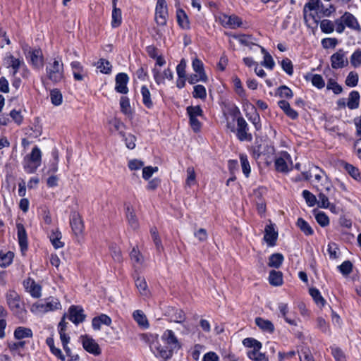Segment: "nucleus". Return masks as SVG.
<instances>
[{"mask_svg":"<svg viewBox=\"0 0 361 361\" xmlns=\"http://www.w3.org/2000/svg\"><path fill=\"white\" fill-rule=\"evenodd\" d=\"M152 337L153 341L149 344L151 350L156 357H160L164 360L170 359L173 355V351H177L182 347L180 342L171 329L164 331L161 336L162 341L167 345L169 349L159 343L157 334L154 336H152Z\"/></svg>","mask_w":361,"mask_h":361,"instance_id":"1","label":"nucleus"},{"mask_svg":"<svg viewBox=\"0 0 361 361\" xmlns=\"http://www.w3.org/2000/svg\"><path fill=\"white\" fill-rule=\"evenodd\" d=\"M7 305L13 314L22 322L27 319V312L25 309L20 295L14 290H9L6 294Z\"/></svg>","mask_w":361,"mask_h":361,"instance_id":"2","label":"nucleus"},{"mask_svg":"<svg viewBox=\"0 0 361 361\" xmlns=\"http://www.w3.org/2000/svg\"><path fill=\"white\" fill-rule=\"evenodd\" d=\"M46 73L49 80L54 83L61 82L64 78V68L62 60L55 58L46 66Z\"/></svg>","mask_w":361,"mask_h":361,"instance_id":"3","label":"nucleus"},{"mask_svg":"<svg viewBox=\"0 0 361 361\" xmlns=\"http://www.w3.org/2000/svg\"><path fill=\"white\" fill-rule=\"evenodd\" d=\"M167 316L171 322L177 323L183 326V329L176 328L182 335H188L191 331L189 324L186 322V315L181 309L171 307L167 310Z\"/></svg>","mask_w":361,"mask_h":361,"instance_id":"4","label":"nucleus"},{"mask_svg":"<svg viewBox=\"0 0 361 361\" xmlns=\"http://www.w3.org/2000/svg\"><path fill=\"white\" fill-rule=\"evenodd\" d=\"M61 308L59 300L55 298H49L44 302H37L34 303L30 311L34 314H44L48 312L57 310Z\"/></svg>","mask_w":361,"mask_h":361,"instance_id":"5","label":"nucleus"},{"mask_svg":"<svg viewBox=\"0 0 361 361\" xmlns=\"http://www.w3.org/2000/svg\"><path fill=\"white\" fill-rule=\"evenodd\" d=\"M23 53L28 62L35 68L43 66L44 56L40 49H32L27 44L22 47Z\"/></svg>","mask_w":361,"mask_h":361,"instance_id":"6","label":"nucleus"},{"mask_svg":"<svg viewBox=\"0 0 361 361\" xmlns=\"http://www.w3.org/2000/svg\"><path fill=\"white\" fill-rule=\"evenodd\" d=\"M243 345L247 348H253L247 352V357L255 361H266L265 355L259 352L262 343L253 338H246L243 341Z\"/></svg>","mask_w":361,"mask_h":361,"instance_id":"7","label":"nucleus"},{"mask_svg":"<svg viewBox=\"0 0 361 361\" xmlns=\"http://www.w3.org/2000/svg\"><path fill=\"white\" fill-rule=\"evenodd\" d=\"M26 164L25 169L28 173H34L37 169L41 165L42 152L37 146L32 148L31 153L25 157Z\"/></svg>","mask_w":361,"mask_h":361,"instance_id":"8","label":"nucleus"},{"mask_svg":"<svg viewBox=\"0 0 361 361\" xmlns=\"http://www.w3.org/2000/svg\"><path fill=\"white\" fill-rule=\"evenodd\" d=\"M275 169L280 173H288L293 169V161L287 152H281L274 161Z\"/></svg>","mask_w":361,"mask_h":361,"instance_id":"9","label":"nucleus"},{"mask_svg":"<svg viewBox=\"0 0 361 361\" xmlns=\"http://www.w3.org/2000/svg\"><path fill=\"white\" fill-rule=\"evenodd\" d=\"M307 11H315L317 13H320L325 16H329L335 9L331 5L329 8H325L321 0H310L309 2L305 5L303 9L305 20H307Z\"/></svg>","mask_w":361,"mask_h":361,"instance_id":"10","label":"nucleus"},{"mask_svg":"<svg viewBox=\"0 0 361 361\" xmlns=\"http://www.w3.org/2000/svg\"><path fill=\"white\" fill-rule=\"evenodd\" d=\"M248 125L245 120L240 116L237 118L236 137L241 141L250 142L252 140V135L249 132Z\"/></svg>","mask_w":361,"mask_h":361,"instance_id":"11","label":"nucleus"},{"mask_svg":"<svg viewBox=\"0 0 361 361\" xmlns=\"http://www.w3.org/2000/svg\"><path fill=\"white\" fill-rule=\"evenodd\" d=\"M168 11L166 0H157L155 8V21L158 25L166 24Z\"/></svg>","mask_w":361,"mask_h":361,"instance_id":"12","label":"nucleus"},{"mask_svg":"<svg viewBox=\"0 0 361 361\" xmlns=\"http://www.w3.org/2000/svg\"><path fill=\"white\" fill-rule=\"evenodd\" d=\"M219 21L223 27L230 29H236L243 25L242 19L235 15L221 14Z\"/></svg>","mask_w":361,"mask_h":361,"instance_id":"13","label":"nucleus"},{"mask_svg":"<svg viewBox=\"0 0 361 361\" xmlns=\"http://www.w3.org/2000/svg\"><path fill=\"white\" fill-rule=\"evenodd\" d=\"M346 54L347 52L343 49H340L331 56V65L334 69H339L348 66V60Z\"/></svg>","mask_w":361,"mask_h":361,"instance_id":"14","label":"nucleus"},{"mask_svg":"<svg viewBox=\"0 0 361 361\" xmlns=\"http://www.w3.org/2000/svg\"><path fill=\"white\" fill-rule=\"evenodd\" d=\"M81 341L83 348L90 354L98 356L102 353L101 348L98 343L89 336H82Z\"/></svg>","mask_w":361,"mask_h":361,"instance_id":"15","label":"nucleus"},{"mask_svg":"<svg viewBox=\"0 0 361 361\" xmlns=\"http://www.w3.org/2000/svg\"><path fill=\"white\" fill-rule=\"evenodd\" d=\"M278 308L280 312L281 316L284 319V320L288 324L292 326H297L298 319L296 317V313L294 312H290L289 310L288 305L287 303H279Z\"/></svg>","mask_w":361,"mask_h":361,"instance_id":"16","label":"nucleus"},{"mask_svg":"<svg viewBox=\"0 0 361 361\" xmlns=\"http://www.w3.org/2000/svg\"><path fill=\"white\" fill-rule=\"evenodd\" d=\"M70 224L75 235H80L83 233L84 224L79 213L75 212L71 214Z\"/></svg>","mask_w":361,"mask_h":361,"instance_id":"17","label":"nucleus"},{"mask_svg":"<svg viewBox=\"0 0 361 361\" xmlns=\"http://www.w3.org/2000/svg\"><path fill=\"white\" fill-rule=\"evenodd\" d=\"M116 85L115 90L121 94H127L128 88L127 84L129 81V77L125 73H119L116 75L115 78Z\"/></svg>","mask_w":361,"mask_h":361,"instance_id":"18","label":"nucleus"},{"mask_svg":"<svg viewBox=\"0 0 361 361\" xmlns=\"http://www.w3.org/2000/svg\"><path fill=\"white\" fill-rule=\"evenodd\" d=\"M83 312V309L79 306H71L69 308V319L75 324L82 322L85 319Z\"/></svg>","mask_w":361,"mask_h":361,"instance_id":"19","label":"nucleus"},{"mask_svg":"<svg viewBox=\"0 0 361 361\" xmlns=\"http://www.w3.org/2000/svg\"><path fill=\"white\" fill-rule=\"evenodd\" d=\"M278 238V232L275 230L274 225L270 224L264 228V240L269 246H274Z\"/></svg>","mask_w":361,"mask_h":361,"instance_id":"20","label":"nucleus"},{"mask_svg":"<svg viewBox=\"0 0 361 361\" xmlns=\"http://www.w3.org/2000/svg\"><path fill=\"white\" fill-rule=\"evenodd\" d=\"M341 17L346 27L357 32V33L361 32V27L357 18L352 13L345 12Z\"/></svg>","mask_w":361,"mask_h":361,"instance_id":"21","label":"nucleus"},{"mask_svg":"<svg viewBox=\"0 0 361 361\" xmlns=\"http://www.w3.org/2000/svg\"><path fill=\"white\" fill-rule=\"evenodd\" d=\"M23 286L25 290L35 298H38L41 296V286L36 283L35 281L31 279H27L23 282Z\"/></svg>","mask_w":361,"mask_h":361,"instance_id":"22","label":"nucleus"},{"mask_svg":"<svg viewBox=\"0 0 361 361\" xmlns=\"http://www.w3.org/2000/svg\"><path fill=\"white\" fill-rule=\"evenodd\" d=\"M130 258L135 269H140L144 264V257L138 250L137 247H134L130 252Z\"/></svg>","mask_w":361,"mask_h":361,"instance_id":"23","label":"nucleus"},{"mask_svg":"<svg viewBox=\"0 0 361 361\" xmlns=\"http://www.w3.org/2000/svg\"><path fill=\"white\" fill-rule=\"evenodd\" d=\"M18 231V239L21 251L23 252L27 249V237L24 226L22 224L16 225Z\"/></svg>","mask_w":361,"mask_h":361,"instance_id":"24","label":"nucleus"},{"mask_svg":"<svg viewBox=\"0 0 361 361\" xmlns=\"http://www.w3.org/2000/svg\"><path fill=\"white\" fill-rule=\"evenodd\" d=\"M117 0H113V10L111 25L113 28L119 27L122 23V14L120 8L116 7Z\"/></svg>","mask_w":361,"mask_h":361,"instance_id":"25","label":"nucleus"},{"mask_svg":"<svg viewBox=\"0 0 361 361\" xmlns=\"http://www.w3.org/2000/svg\"><path fill=\"white\" fill-rule=\"evenodd\" d=\"M111 324V319L104 314H102L98 317H94L92 321V326L94 330H99L102 324L110 326Z\"/></svg>","mask_w":361,"mask_h":361,"instance_id":"26","label":"nucleus"},{"mask_svg":"<svg viewBox=\"0 0 361 361\" xmlns=\"http://www.w3.org/2000/svg\"><path fill=\"white\" fill-rule=\"evenodd\" d=\"M192 66L193 71L200 75L202 82H207V76L204 70V64L201 60L197 58H195L192 60Z\"/></svg>","mask_w":361,"mask_h":361,"instance_id":"27","label":"nucleus"},{"mask_svg":"<svg viewBox=\"0 0 361 361\" xmlns=\"http://www.w3.org/2000/svg\"><path fill=\"white\" fill-rule=\"evenodd\" d=\"M74 79L82 81L84 79V68L79 61H73L71 63Z\"/></svg>","mask_w":361,"mask_h":361,"instance_id":"28","label":"nucleus"},{"mask_svg":"<svg viewBox=\"0 0 361 361\" xmlns=\"http://www.w3.org/2000/svg\"><path fill=\"white\" fill-rule=\"evenodd\" d=\"M177 22L180 27L185 30L190 29V21L185 12L180 8L176 11Z\"/></svg>","mask_w":361,"mask_h":361,"instance_id":"29","label":"nucleus"},{"mask_svg":"<svg viewBox=\"0 0 361 361\" xmlns=\"http://www.w3.org/2000/svg\"><path fill=\"white\" fill-rule=\"evenodd\" d=\"M135 283V286L138 290L140 294L143 297L148 298L150 295V292L149 290L148 289L145 279L142 277H137Z\"/></svg>","mask_w":361,"mask_h":361,"instance_id":"30","label":"nucleus"},{"mask_svg":"<svg viewBox=\"0 0 361 361\" xmlns=\"http://www.w3.org/2000/svg\"><path fill=\"white\" fill-rule=\"evenodd\" d=\"M360 94L357 91L353 90L350 92L347 101V106L350 109H356L360 105Z\"/></svg>","mask_w":361,"mask_h":361,"instance_id":"31","label":"nucleus"},{"mask_svg":"<svg viewBox=\"0 0 361 361\" xmlns=\"http://www.w3.org/2000/svg\"><path fill=\"white\" fill-rule=\"evenodd\" d=\"M255 324L263 331L268 333H273L274 331V326L269 320L264 319L261 317L255 319Z\"/></svg>","mask_w":361,"mask_h":361,"instance_id":"32","label":"nucleus"},{"mask_svg":"<svg viewBox=\"0 0 361 361\" xmlns=\"http://www.w3.org/2000/svg\"><path fill=\"white\" fill-rule=\"evenodd\" d=\"M141 94L142 97V103L147 109H152L154 106L153 102L151 98V93L147 86L143 85L141 87Z\"/></svg>","mask_w":361,"mask_h":361,"instance_id":"33","label":"nucleus"},{"mask_svg":"<svg viewBox=\"0 0 361 361\" xmlns=\"http://www.w3.org/2000/svg\"><path fill=\"white\" fill-rule=\"evenodd\" d=\"M8 64L13 70L12 76L16 77V73L19 71L22 66H24V61L23 59H16L13 55H10L8 57Z\"/></svg>","mask_w":361,"mask_h":361,"instance_id":"34","label":"nucleus"},{"mask_svg":"<svg viewBox=\"0 0 361 361\" xmlns=\"http://www.w3.org/2000/svg\"><path fill=\"white\" fill-rule=\"evenodd\" d=\"M269 281L271 285L279 286L283 283V274L279 271L271 270L269 276Z\"/></svg>","mask_w":361,"mask_h":361,"instance_id":"35","label":"nucleus"},{"mask_svg":"<svg viewBox=\"0 0 361 361\" xmlns=\"http://www.w3.org/2000/svg\"><path fill=\"white\" fill-rule=\"evenodd\" d=\"M32 331L30 328L19 326L14 331V337L18 340H21L25 338H32Z\"/></svg>","mask_w":361,"mask_h":361,"instance_id":"36","label":"nucleus"},{"mask_svg":"<svg viewBox=\"0 0 361 361\" xmlns=\"http://www.w3.org/2000/svg\"><path fill=\"white\" fill-rule=\"evenodd\" d=\"M133 319L139 326L143 328H148L149 324L145 314L141 310H135L133 314Z\"/></svg>","mask_w":361,"mask_h":361,"instance_id":"37","label":"nucleus"},{"mask_svg":"<svg viewBox=\"0 0 361 361\" xmlns=\"http://www.w3.org/2000/svg\"><path fill=\"white\" fill-rule=\"evenodd\" d=\"M284 257L282 254L274 253L269 257L268 265L270 267L278 269L281 266Z\"/></svg>","mask_w":361,"mask_h":361,"instance_id":"38","label":"nucleus"},{"mask_svg":"<svg viewBox=\"0 0 361 361\" xmlns=\"http://www.w3.org/2000/svg\"><path fill=\"white\" fill-rule=\"evenodd\" d=\"M259 47H260L261 51L264 54V60L262 61V65L267 68L272 70L275 66V62L272 56L264 47L261 46H259Z\"/></svg>","mask_w":361,"mask_h":361,"instance_id":"39","label":"nucleus"},{"mask_svg":"<svg viewBox=\"0 0 361 361\" xmlns=\"http://www.w3.org/2000/svg\"><path fill=\"white\" fill-rule=\"evenodd\" d=\"M309 292L317 306L322 307L325 305L326 300L322 297V295H321V293L319 292V290L318 289L312 288H310Z\"/></svg>","mask_w":361,"mask_h":361,"instance_id":"40","label":"nucleus"},{"mask_svg":"<svg viewBox=\"0 0 361 361\" xmlns=\"http://www.w3.org/2000/svg\"><path fill=\"white\" fill-rule=\"evenodd\" d=\"M232 37L237 39L241 44L244 46L249 47L250 45H256L259 47V45L255 44L253 42L254 38L252 35H233Z\"/></svg>","mask_w":361,"mask_h":361,"instance_id":"41","label":"nucleus"},{"mask_svg":"<svg viewBox=\"0 0 361 361\" xmlns=\"http://www.w3.org/2000/svg\"><path fill=\"white\" fill-rule=\"evenodd\" d=\"M126 218L130 226L135 230L138 228L139 224L133 209L129 207L126 209Z\"/></svg>","mask_w":361,"mask_h":361,"instance_id":"42","label":"nucleus"},{"mask_svg":"<svg viewBox=\"0 0 361 361\" xmlns=\"http://www.w3.org/2000/svg\"><path fill=\"white\" fill-rule=\"evenodd\" d=\"M61 233L59 231H53L51 233L49 239L54 248L59 249L64 246V243L61 240Z\"/></svg>","mask_w":361,"mask_h":361,"instance_id":"43","label":"nucleus"},{"mask_svg":"<svg viewBox=\"0 0 361 361\" xmlns=\"http://www.w3.org/2000/svg\"><path fill=\"white\" fill-rule=\"evenodd\" d=\"M239 157L243 173L246 178H248L251 172V168L247 159V156L245 154H240Z\"/></svg>","mask_w":361,"mask_h":361,"instance_id":"44","label":"nucleus"},{"mask_svg":"<svg viewBox=\"0 0 361 361\" xmlns=\"http://www.w3.org/2000/svg\"><path fill=\"white\" fill-rule=\"evenodd\" d=\"M344 168L353 178L357 181L361 182V174L357 167L350 164H345Z\"/></svg>","mask_w":361,"mask_h":361,"instance_id":"45","label":"nucleus"},{"mask_svg":"<svg viewBox=\"0 0 361 361\" xmlns=\"http://www.w3.org/2000/svg\"><path fill=\"white\" fill-rule=\"evenodd\" d=\"M297 226L306 235H311L314 233V231L312 227L302 218H299L298 219Z\"/></svg>","mask_w":361,"mask_h":361,"instance_id":"46","label":"nucleus"},{"mask_svg":"<svg viewBox=\"0 0 361 361\" xmlns=\"http://www.w3.org/2000/svg\"><path fill=\"white\" fill-rule=\"evenodd\" d=\"M51 102L54 106H59L62 104L63 96L59 89H54L50 92Z\"/></svg>","mask_w":361,"mask_h":361,"instance_id":"47","label":"nucleus"},{"mask_svg":"<svg viewBox=\"0 0 361 361\" xmlns=\"http://www.w3.org/2000/svg\"><path fill=\"white\" fill-rule=\"evenodd\" d=\"M97 68L99 71L104 74H109L111 71V65L110 62L106 59H102L97 62Z\"/></svg>","mask_w":361,"mask_h":361,"instance_id":"48","label":"nucleus"},{"mask_svg":"<svg viewBox=\"0 0 361 361\" xmlns=\"http://www.w3.org/2000/svg\"><path fill=\"white\" fill-rule=\"evenodd\" d=\"M120 106L121 112L123 113L125 115L131 114L130 100L127 97L123 96L121 97Z\"/></svg>","mask_w":361,"mask_h":361,"instance_id":"49","label":"nucleus"},{"mask_svg":"<svg viewBox=\"0 0 361 361\" xmlns=\"http://www.w3.org/2000/svg\"><path fill=\"white\" fill-rule=\"evenodd\" d=\"M150 233L153 238V241L155 244L157 250L158 252L162 251L164 250V247L162 245L161 240L159 236V233H158L157 228H155V227L152 228L150 229Z\"/></svg>","mask_w":361,"mask_h":361,"instance_id":"50","label":"nucleus"},{"mask_svg":"<svg viewBox=\"0 0 361 361\" xmlns=\"http://www.w3.org/2000/svg\"><path fill=\"white\" fill-rule=\"evenodd\" d=\"M187 178L185 180V185L188 187H191L196 183V174L193 167H188L187 169Z\"/></svg>","mask_w":361,"mask_h":361,"instance_id":"51","label":"nucleus"},{"mask_svg":"<svg viewBox=\"0 0 361 361\" xmlns=\"http://www.w3.org/2000/svg\"><path fill=\"white\" fill-rule=\"evenodd\" d=\"M321 30L326 34H329L334 30V24L330 20L324 19L320 23Z\"/></svg>","mask_w":361,"mask_h":361,"instance_id":"52","label":"nucleus"},{"mask_svg":"<svg viewBox=\"0 0 361 361\" xmlns=\"http://www.w3.org/2000/svg\"><path fill=\"white\" fill-rule=\"evenodd\" d=\"M192 96L195 98H200L204 99L207 97V92L205 87L202 85H197L193 87Z\"/></svg>","mask_w":361,"mask_h":361,"instance_id":"53","label":"nucleus"},{"mask_svg":"<svg viewBox=\"0 0 361 361\" xmlns=\"http://www.w3.org/2000/svg\"><path fill=\"white\" fill-rule=\"evenodd\" d=\"M189 118L203 116V111L200 106H189L186 109Z\"/></svg>","mask_w":361,"mask_h":361,"instance_id":"54","label":"nucleus"},{"mask_svg":"<svg viewBox=\"0 0 361 361\" xmlns=\"http://www.w3.org/2000/svg\"><path fill=\"white\" fill-rule=\"evenodd\" d=\"M358 74L354 71H350L346 79H345V85L348 87H355L358 82Z\"/></svg>","mask_w":361,"mask_h":361,"instance_id":"55","label":"nucleus"},{"mask_svg":"<svg viewBox=\"0 0 361 361\" xmlns=\"http://www.w3.org/2000/svg\"><path fill=\"white\" fill-rule=\"evenodd\" d=\"M310 80L313 86L318 89H322L325 86V82L321 75L313 74L310 76Z\"/></svg>","mask_w":361,"mask_h":361,"instance_id":"56","label":"nucleus"},{"mask_svg":"<svg viewBox=\"0 0 361 361\" xmlns=\"http://www.w3.org/2000/svg\"><path fill=\"white\" fill-rule=\"evenodd\" d=\"M302 197L309 207H314L317 204V198L314 195L307 190L302 191Z\"/></svg>","mask_w":361,"mask_h":361,"instance_id":"57","label":"nucleus"},{"mask_svg":"<svg viewBox=\"0 0 361 361\" xmlns=\"http://www.w3.org/2000/svg\"><path fill=\"white\" fill-rule=\"evenodd\" d=\"M350 63L355 67H359L361 66V49H356L350 56Z\"/></svg>","mask_w":361,"mask_h":361,"instance_id":"58","label":"nucleus"},{"mask_svg":"<svg viewBox=\"0 0 361 361\" xmlns=\"http://www.w3.org/2000/svg\"><path fill=\"white\" fill-rule=\"evenodd\" d=\"M317 222L322 227L329 224V219L324 212H319L315 215Z\"/></svg>","mask_w":361,"mask_h":361,"instance_id":"59","label":"nucleus"},{"mask_svg":"<svg viewBox=\"0 0 361 361\" xmlns=\"http://www.w3.org/2000/svg\"><path fill=\"white\" fill-rule=\"evenodd\" d=\"M277 94L282 98L286 99H290L293 96L292 90L286 85H282L278 88Z\"/></svg>","mask_w":361,"mask_h":361,"instance_id":"60","label":"nucleus"},{"mask_svg":"<svg viewBox=\"0 0 361 361\" xmlns=\"http://www.w3.org/2000/svg\"><path fill=\"white\" fill-rule=\"evenodd\" d=\"M13 258V253L8 252L6 254L0 255V266L6 267L11 264Z\"/></svg>","mask_w":361,"mask_h":361,"instance_id":"61","label":"nucleus"},{"mask_svg":"<svg viewBox=\"0 0 361 361\" xmlns=\"http://www.w3.org/2000/svg\"><path fill=\"white\" fill-rule=\"evenodd\" d=\"M326 87L328 90H331L336 94H341L343 91L342 87L334 79L328 80Z\"/></svg>","mask_w":361,"mask_h":361,"instance_id":"62","label":"nucleus"},{"mask_svg":"<svg viewBox=\"0 0 361 361\" xmlns=\"http://www.w3.org/2000/svg\"><path fill=\"white\" fill-rule=\"evenodd\" d=\"M338 269L342 274L347 276L351 273L353 264L350 261H345L338 267Z\"/></svg>","mask_w":361,"mask_h":361,"instance_id":"63","label":"nucleus"},{"mask_svg":"<svg viewBox=\"0 0 361 361\" xmlns=\"http://www.w3.org/2000/svg\"><path fill=\"white\" fill-rule=\"evenodd\" d=\"M281 67L283 70L289 75H292L293 73V66L291 61L286 58L281 61Z\"/></svg>","mask_w":361,"mask_h":361,"instance_id":"64","label":"nucleus"}]
</instances>
